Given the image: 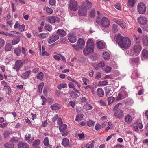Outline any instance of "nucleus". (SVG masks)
Wrapping results in <instances>:
<instances>
[{"label":"nucleus","instance_id":"4","mask_svg":"<svg viewBox=\"0 0 148 148\" xmlns=\"http://www.w3.org/2000/svg\"><path fill=\"white\" fill-rule=\"evenodd\" d=\"M114 91V88L112 86H107L106 88V95L107 97L110 96L112 94Z\"/></svg>","mask_w":148,"mask_h":148},{"label":"nucleus","instance_id":"37","mask_svg":"<svg viewBox=\"0 0 148 148\" xmlns=\"http://www.w3.org/2000/svg\"><path fill=\"white\" fill-rule=\"evenodd\" d=\"M12 48V46L11 44H7L5 46V50L7 51H10Z\"/></svg>","mask_w":148,"mask_h":148},{"label":"nucleus","instance_id":"17","mask_svg":"<svg viewBox=\"0 0 148 148\" xmlns=\"http://www.w3.org/2000/svg\"><path fill=\"white\" fill-rule=\"evenodd\" d=\"M18 145V148H29V146L27 143H24L22 142H19Z\"/></svg>","mask_w":148,"mask_h":148},{"label":"nucleus","instance_id":"3","mask_svg":"<svg viewBox=\"0 0 148 148\" xmlns=\"http://www.w3.org/2000/svg\"><path fill=\"white\" fill-rule=\"evenodd\" d=\"M78 8V5L77 1L74 0H71L69 8L70 10L76 11Z\"/></svg>","mask_w":148,"mask_h":148},{"label":"nucleus","instance_id":"26","mask_svg":"<svg viewBox=\"0 0 148 148\" xmlns=\"http://www.w3.org/2000/svg\"><path fill=\"white\" fill-rule=\"evenodd\" d=\"M79 94L75 92L74 91H72L69 93L70 97L72 98H75L78 97L79 96Z\"/></svg>","mask_w":148,"mask_h":148},{"label":"nucleus","instance_id":"15","mask_svg":"<svg viewBox=\"0 0 148 148\" xmlns=\"http://www.w3.org/2000/svg\"><path fill=\"white\" fill-rule=\"evenodd\" d=\"M57 35L60 37H63L66 36V32L63 29H59L56 31Z\"/></svg>","mask_w":148,"mask_h":148},{"label":"nucleus","instance_id":"14","mask_svg":"<svg viewBox=\"0 0 148 148\" xmlns=\"http://www.w3.org/2000/svg\"><path fill=\"white\" fill-rule=\"evenodd\" d=\"M114 115L116 117L120 118L123 116V113L121 110H118L115 112Z\"/></svg>","mask_w":148,"mask_h":148},{"label":"nucleus","instance_id":"50","mask_svg":"<svg viewBox=\"0 0 148 148\" xmlns=\"http://www.w3.org/2000/svg\"><path fill=\"white\" fill-rule=\"evenodd\" d=\"M117 25L115 24H113L112 26V32L114 33H115L117 32Z\"/></svg>","mask_w":148,"mask_h":148},{"label":"nucleus","instance_id":"16","mask_svg":"<svg viewBox=\"0 0 148 148\" xmlns=\"http://www.w3.org/2000/svg\"><path fill=\"white\" fill-rule=\"evenodd\" d=\"M34 137H31L30 134H27L25 136V140L29 143H31L34 140Z\"/></svg>","mask_w":148,"mask_h":148},{"label":"nucleus","instance_id":"10","mask_svg":"<svg viewBox=\"0 0 148 148\" xmlns=\"http://www.w3.org/2000/svg\"><path fill=\"white\" fill-rule=\"evenodd\" d=\"M137 20L138 23L141 25H145L147 22V19L144 16L139 17L138 18Z\"/></svg>","mask_w":148,"mask_h":148},{"label":"nucleus","instance_id":"1","mask_svg":"<svg viewBox=\"0 0 148 148\" xmlns=\"http://www.w3.org/2000/svg\"><path fill=\"white\" fill-rule=\"evenodd\" d=\"M114 39L119 45L122 48L127 49L131 45L130 39L127 37H123L119 33L116 34Z\"/></svg>","mask_w":148,"mask_h":148},{"label":"nucleus","instance_id":"39","mask_svg":"<svg viewBox=\"0 0 148 148\" xmlns=\"http://www.w3.org/2000/svg\"><path fill=\"white\" fill-rule=\"evenodd\" d=\"M4 146L6 148H13L14 145L12 143H7L4 145Z\"/></svg>","mask_w":148,"mask_h":148},{"label":"nucleus","instance_id":"53","mask_svg":"<svg viewBox=\"0 0 148 148\" xmlns=\"http://www.w3.org/2000/svg\"><path fill=\"white\" fill-rule=\"evenodd\" d=\"M115 21L117 24H118L123 29H124L125 28L124 25L121 23V22L117 20H116Z\"/></svg>","mask_w":148,"mask_h":148},{"label":"nucleus","instance_id":"23","mask_svg":"<svg viewBox=\"0 0 148 148\" xmlns=\"http://www.w3.org/2000/svg\"><path fill=\"white\" fill-rule=\"evenodd\" d=\"M94 46L93 40L91 39H89L87 42L86 46L87 47H92Z\"/></svg>","mask_w":148,"mask_h":148},{"label":"nucleus","instance_id":"55","mask_svg":"<svg viewBox=\"0 0 148 148\" xmlns=\"http://www.w3.org/2000/svg\"><path fill=\"white\" fill-rule=\"evenodd\" d=\"M100 83V85L101 86H104L108 84V82L107 80H105L103 81H99Z\"/></svg>","mask_w":148,"mask_h":148},{"label":"nucleus","instance_id":"42","mask_svg":"<svg viewBox=\"0 0 148 148\" xmlns=\"http://www.w3.org/2000/svg\"><path fill=\"white\" fill-rule=\"evenodd\" d=\"M83 114H79L77 115L75 119V120L77 121H80L83 117Z\"/></svg>","mask_w":148,"mask_h":148},{"label":"nucleus","instance_id":"25","mask_svg":"<svg viewBox=\"0 0 148 148\" xmlns=\"http://www.w3.org/2000/svg\"><path fill=\"white\" fill-rule=\"evenodd\" d=\"M139 61V58L137 57L136 58H133L131 59V62L134 65H137Z\"/></svg>","mask_w":148,"mask_h":148},{"label":"nucleus","instance_id":"41","mask_svg":"<svg viewBox=\"0 0 148 148\" xmlns=\"http://www.w3.org/2000/svg\"><path fill=\"white\" fill-rule=\"evenodd\" d=\"M103 57L105 59L107 60H108L110 57L109 53L106 52H105L103 53Z\"/></svg>","mask_w":148,"mask_h":148},{"label":"nucleus","instance_id":"24","mask_svg":"<svg viewBox=\"0 0 148 148\" xmlns=\"http://www.w3.org/2000/svg\"><path fill=\"white\" fill-rule=\"evenodd\" d=\"M62 144L65 147H68L69 145V140L67 138L63 139Z\"/></svg>","mask_w":148,"mask_h":148},{"label":"nucleus","instance_id":"61","mask_svg":"<svg viewBox=\"0 0 148 148\" xmlns=\"http://www.w3.org/2000/svg\"><path fill=\"white\" fill-rule=\"evenodd\" d=\"M101 128V126L99 124H97L95 127V129L96 130L98 131Z\"/></svg>","mask_w":148,"mask_h":148},{"label":"nucleus","instance_id":"13","mask_svg":"<svg viewBox=\"0 0 148 148\" xmlns=\"http://www.w3.org/2000/svg\"><path fill=\"white\" fill-rule=\"evenodd\" d=\"M93 51L92 47H87L85 48L83 51V52L85 55H87L91 53Z\"/></svg>","mask_w":148,"mask_h":148},{"label":"nucleus","instance_id":"8","mask_svg":"<svg viewBox=\"0 0 148 148\" xmlns=\"http://www.w3.org/2000/svg\"><path fill=\"white\" fill-rule=\"evenodd\" d=\"M141 46L138 43L135 44L133 47V51L135 53H139L141 50Z\"/></svg>","mask_w":148,"mask_h":148},{"label":"nucleus","instance_id":"2","mask_svg":"<svg viewBox=\"0 0 148 148\" xmlns=\"http://www.w3.org/2000/svg\"><path fill=\"white\" fill-rule=\"evenodd\" d=\"M137 8L139 13L143 14L145 13L146 8L145 5L143 3H138Z\"/></svg>","mask_w":148,"mask_h":148},{"label":"nucleus","instance_id":"47","mask_svg":"<svg viewBox=\"0 0 148 148\" xmlns=\"http://www.w3.org/2000/svg\"><path fill=\"white\" fill-rule=\"evenodd\" d=\"M103 69L106 73L110 72L111 70V68L107 66H106L104 67L103 68Z\"/></svg>","mask_w":148,"mask_h":148},{"label":"nucleus","instance_id":"60","mask_svg":"<svg viewBox=\"0 0 148 148\" xmlns=\"http://www.w3.org/2000/svg\"><path fill=\"white\" fill-rule=\"evenodd\" d=\"M25 28V25H20L19 27V29L21 32H23L24 31Z\"/></svg>","mask_w":148,"mask_h":148},{"label":"nucleus","instance_id":"58","mask_svg":"<svg viewBox=\"0 0 148 148\" xmlns=\"http://www.w3.org/2000/svg\"><path fill=\"white\" fill-rule=\"evenodd\" d=\"M10 132L7 131H5L4 134V137L5 138H6L9 136Z\"/></svg>","mask_w":148,"mask_h":148},{"label":"nucleus","instance_id":"56","mask_svg":"<svg viewBox=\"0 0 148 148\" xmlns=\"http://www.w3.org/2000/svg\"><path fill=\"white\" fill-rule=\"evenodd\" d=\"M121 93L123 95L124 98L128 96L127 92L125 90H122L121 91Z\"/></svg>","mask_w":148,"mask_h":148},{"label":"nucleus","instance_id":"11","mask_svg":"<svg viewBox=\"0 0 148 148\" xmlns=\"http://www.w3.org/2000/svg\"><path fill=\"white\" fill-rule=\"evenodd\" d=\"M86 2H84L82 5V6L83 8L86 9L87 10L91 8L92 7V3L90 2L88 0H86Z\"/></svg>","mask_w":148,"mask_h":148},{"label":"nucleus","instance_id":"21","mask_svg":"<svg viewBox=\"0 0 148 148\" xmlns=\"http://www.w3.org/2000/svg\"><path fill=\"white\" fill-rule=\"evenodd\" d=\"M125 121L127 124H130L131 123L132 118L129 114H128L125 118Z\"/></svg>","mask_w":148,"mask_h":148},{"label":"nucleus","instance_id":"34","mask_svg":"<svg viewBox=\"0 0 148 148\" xmlns=\"http://www.w3.org/2000/svg\"><path fill=\"white\" fill-rule=\"evenodd\" d=\"M67 87V84L66 83H61L57 85V88L59 90H61L62 88Z\"/></svg>","mask_w":148,"mask_h":148},{"label":"nucleus","instance_id":"52","mask_svg":"<svg viewBox=\"0 0 148 148\" xmlns=\"http://www.w3.org/2000/svg\"><path fill=\"white\" fill-rule=\"evenodd\" d=\"M49 143V139L47 137H46L43 140V143L45 146H47Z\"/></svg>","mask_w":148,"mask_h":148},{"label":"nucleus","instance_id":"48","mask_svg":"<svg viewBox=\"0 0 148 148\" xmlns=\"http://www.w3.org/2000/svg\"><path fill=\"white\" fill-rule=\"evenodd\" d=\"M124 96L121 93H119L116 97V100H120L124 98Z\"/></svg>","mask_w":148,"mask_h":148},{"label":"nucleus","instance_id":"51","mask_svg":"<svg viewBox=\"0 0 148 148\" xmlns=\"http://www.w3.org/2000/svg\"><path fill=\"white\" fill-rule=\"evenodd\" d=\"M97 66L99 67H102L103 69V68L105 66V62L103 61L100 62L97 64Z\"/></svg>","mask_w":148,"mask_h":148},{"label":"nucleus","instance_id":"7","mask_svg":"<svg viewBox=\"0 0 148 148\" xmlns=\"http://www.w3.org/2000/svg\"><path fill=\"white\" fill-rule=\"evenodd\" d=\"M47 21L51 23H53L56 22L58 23L60 21V19L57 16H49L47 18Z\"/></svg>","mask_w":148,"mask_h":148},{"label":"nucleus","instance_id":"32","mask_svg":"<svg viewBox=\"0 0 148 148\" xmlns=\"http://www.w3.org/2000/svg\"><path fill=\"white\" fill-rule=\"evenodd\" d=\"M48 33H42L39 35L38 36L40 38L43 39L48 37Z\"/></svg>","mask_w":148,"mask_h":148},{"label":"nucleus","instance_id":"22","mask_svg":"<svg viewBox=\"0 0 148 148\" xmlns=\"http://www.w3.org/2000/svg\"><path fill=\"white\" fill-rule=\"evenodd\" d=\"M51 108L53 110H57L60 109V105L58 103H55L51 106Z\"/></svg>","mask_w":148,"mask_h":148},{"label":"nucleus","instance_id":"5","mask_svg":"<svg viewBox=\"0 0 148 148\" xmlns=\"http://www.w3.org/2000/svg\"><path fill=\"white\" fill-rule=\"evenodd\" d=\"M23 66V62L21 60H18L16 62L15 65L13 67V69H15L17 72H18Z\"/></svg>","mask_w":148,"mask_h":148},{"label":"nucleus","instance_id":"62","mask_svg":"<svg viewBox=\"0 0 148 148\" xmlns=\"http://www.w3.org/2000/svg\"><path fill=\"white\" fill-rule=\"evenodd\" d=\"M5 44L4 40L2 38H0V48L3 47Z\"/></svg>","mask_w":148,"mask_h":148},{"label":"nucleus","instance_id":"28","mask_svg":"<svg viewBox=\"0 0 148 148\" xmlns=\"http://www.w3.org/2000/svg\"><path fill=\"white\" fill-rule=\"evenodd\" d=\"M68 38L69 41L71 42H74L76 41V39L75 36L73 35H70L68 37Z\"/></svg>","mask_w":148,"mask_h":148},{"label":"nucleus","instance_id":"6","mask_svg":"<svg viewBox=\"0 0 148 148\" xmlns=\"http://www.w3.org/2000/svg\"><path fill=\"white\" fill-rule=\"evenodd\" d=\"M101 24L103 27L105 28L108 27L110 25L108 19L105 17H103L101 20Z\"/></svg>","mask_w":148,"mask_h":148},{"label":"nucleus","instance_id":"9","mask_svg":"<svg viewBox=\"0 0 148 148\" xmlns=\"http://www.w3.org/2000/svg\"><path fill=\"white\" fill-rule=\"evenodd\" d=\"M59 39L58 35L56 34L52 35L49 38L48 41V43H51Z\"/></svg>","mask_w":148,"mask_h":148},{"label":"nucleus","instance_id":"19","mask_svg":"<svg viewBox=\"0 0 148 148\" xmlns=\"http://www.w3.org/2000/svg\"><path fill=\"white\" fill-rule=\"evenodd\" d=\"M31 73V72L30 70L26 71L22 74L21 76V78L23 79H26L29 76Z\"/></svg>","mask_w":148,"mask_h":148},{"label":"nucleus","instance_id":"59","mask_svg":"<svg viewBox=\"0 0 148 148\" xmlns=\"http://www.w3.org/2000/svg\"><path fill=\"white\" fill-rule=\"evenodd\" d=\"M82 79L84 84L86 85H87L88 83L89 82V80L84 77H82Z\"/></svg>","mask_w":148,"mask_h":148},{"label":"nucleus","instance_id":"35","mask_svg":"<svg viewBox=\"0 0 148 148\" xmlns=\"http://www.w3.org/2000/svg\"><path fill=\"white\" fill-rule=\"evenodd\" d=\"M142 54L143 57L148 58V50L146 49L143 50Z\"/></svg>","mask_w":148,"mask_h":148},{"label":"nucleus","instance_id":"64","mask_svg":"<svg viewBox=\"0 0 148 148\" xmlns=\"http://www.w3.org/2000/svg\"><path fill=\"white\" fill-rule=\"evenodd\" d=\"M46 10L47 12L49 14H51L53 12V10L52 9L47 7Z\"/></svg>","mask_w":148,"mask_h":148},{"label":"nucleus","instance_id":"46","mask_svg":"<svg viewBox=\"0 0 148 148\" xmlns=\"http://www.w3.org/2000/svg\"><path fill=\"white\" fill-rule=\"evenodd\" d=\"M133 37L134 40L137 43H138L140 42V39L139 35L136 36L134 34L133 35Z\"/></svg>","mask_w":148,"mask_h":148},{"label":"nucleus","instance_id":"33","mask_svg":"<svg viewBox=\"0 0 148 148\" xmlns=\"http://www.w3.org/2000/svg\"><path fill=\"white\" fill-rule=\"evenodd\" d=\"M44 85V83L43 82H41L39 84L37 90L38 92L39 93L41 92Z\"/></svg>","mask_w":148,"mask_h":148},{"label":"nucleus","instance_id":"43","mask_svg":"<svg viewBox=\"0 0 148 148\" xmlns=\"http://www.w3.org/2000/svg\"><path fill=\"white\" fill-rule=\"evenodd\" d=\"M40 143V140L39 139L35 140L33 143L32 145L34 147H36L39 145Z\"/></svg>","mask_w":148,"mask_h":148},{"label":"nucleus","instance_id":"27","mask_svg":"<svg viewBox=\"0 0 148 148\" xmlns=\"http://www.w3.org/2000/svg\"><path fill=\"white\" fill-rule=\"evenodd\" d=\"M97 47L99 49H103L105 48V46L104 44L101 41H98L97 42Z\"/></svg>","mask_w":148,"mask_h":148},{"label":"nucleus","instance_id":"36","mask_svg":"<svg viewBox=\"0 0 148 148\" xmlns=\"http://www.w3.org/2000/svg\"><path fill=\"white\" fill-rule=\"evenodd\" d=\"M20 40V38L18 37L14 39L12 41V44L13 45H15L19 43Z\"/></svg>","mask_w":148,"mask_h":148},{"label":"nucleus","instance_id":"49","mask_svg":"<svg viewBox=\"0 0 148 148\" xmlns=\"http://www.w3.org/2000/svg\"><path fill=\"white\" fill-rule=\"evenodd\" d=\"M43 74L42 72H41L39 73L37 76V78L38 79L40 80H42L43 77Z\"/></svg>","mask_w":148,"mask_h":148},{"label":"nucleus","instance_id":"45","mask_svg":"<svg viewBox=\"0 0 148 148\" xmlns=\"http://www.w3.org/2000/svg\"><path fill=\"white\" fill-rule=\"evenodd\" d=\"M115 98L112 97H110L108 98V104L110 105L112 103L114 100Z\"/></svg>","mask_w":148,"mask_h":148},{"label":"nucleus","instance_id":"44","mask_svg":"<svg viewBox=\"0 0 148 148\" xmlns=\"http://www.w3.org/2000/svg\"><path fill=\"white\" fill-rule=\"evenodd\" d=\"M143 42L145 45L148 46V38L146 37L143 38L142 40Z\"/></svg>","mask_w":148,"mask_h":148},{"label":"nucleus","instance_id":"54","mask_svg":"<svg viewBox=\"0 0 148 148\" xmlns=\"http://www.w3.org/2000/svg\"><path fill=\"white\" fill-rule=\"evenodd\" d=\"M94 122L92 120H89L87 122V125L89 127H90L93 125L94 124Z\"/></svg>","mask_w":148,"mask_h":148},{"label":"nucleus","instance_id":"31","mask_svg":"<svg viewBox=\"0 0 148 148\" xmlns=\"http://www.w3.org/2000/svg\"><path fill=\"white\" fill-rule=\"evenodd\" d=\"M21 47H19L16 48L14 51V52L17 56H19L21 52Z\"/></svg>","mask_w":148,"mask_h":148},{"label":"nucleus","instance_id":"12","mask_svg":"<svg viewBox=\"0 0 148 148\" xmlns=\"http://www.w3.org/2000/svg\"><path fill=\"white\" fill-rule=\"evenodd\" d=\"M78 13L79 15L82 16H85L87 14L86 9L80 6L79 10Z\"/></svg>","mask_w":148,"mask_h":148},{"label":"nucleus","instance_id":"20","mask_svg":"<svg viewBox=\"0 0 148 148\" xmlns=\"http://www.w3.org/2000/svg\"><path fill=\"white\" fill-rule=\"evenodd\" d=\"M97 92L98 95L101 97H102L104 95V91L101 88H98L97 90Z\"/></svg>","mask_w":148,"mask_h":148},{"label":"nucleus","instance_id":"29","mask_svg":"<svg viewBox=\"0 0 148 148\" xmlns=\"http://www.w3.org/2000/svg\"><path fill=\"white\" fill-rule=\"evenodd\" d=\"M136 0H128V5L130 7H133L136 3Z\"/></svg>","mask_w":148,"mask_h":148},{"label":"nucleus","instance_id":"57","mask_svg":"<svg viewBox=\"0 0 148 148\" xmlns=\"http://www.w3.org/2000/svg\"><path fill=\"white\" fill-rule=\"evenodd\" d=\"M19 140V139L17 137H13L11 138V140L12 141L18 142Z\"/></svg>","mask_w":148,"mask_h":148},{"label":"nucleus","instance_id":"40","mask_svg":"<svg viewBox=\"0 0 148 148\" xmlns=\"http://www.w3.org/2000/svg\"><path fill=\"white\" fill-rule=\"evenodd\" d=\"M67 126L65 124H62V125L60 126L59 128L61 132H63L67 128Z\"/></svg>","mask_w":148,"mask_h":148},{"label":"nucleus","instance_id":"63","mask_svg":"<svg viewBox=\"0 0 148 148\" xmlns=\"http://www.w3.org/2000/svg\"><path fill=\"white\" fill-rule=\"evenodd\" d=\"M75 101H71L69 102L68 104V106H71L72 108H74L75 105Z\"/></svg>","mask_w":148,"mask_h":148},{"label":"nucleus","instance_id":"38","mask_svg":"<svg viewBox=\"0 0 148 148\" xmlns=\"http://www.w3.org/2000/svg\"><path fill=\"white\" fill-rule=\"evenodd\" d=\"M44 27L45 29L49 31L50 32L52 30L51 26L49 24H45Z\"/></svg>","mask_w":148,"mask_h":148},{"label":"nucleus","instance_id":"18","mask_svg":"<svg viewBox=\"0 0 148 148\" xmlns=\"http://www.w3.org/2000/svg\"><path fill=\"white\" fill-rule=\"evenodd\" d=\"M85 45V42L82 38H80L78 40L77 45L79 48L83 47Z\"/></svg>","mask_w":148,"mask_h":148},{"label":"nucleus","instance_id":"30","mask_svg":"<svg viewBox=\"0 0 148 148\" xmlns=\"http://www.w3.org/2000/svg\"><path fill=\"white\" fill-rule=\"evenodd\" d=\"M83 108L86 110H87L92 109V107L90 104L89 103H86L84 106Z\"/></svg>","mask_w":148,"mask_h":148}]
</instances>
